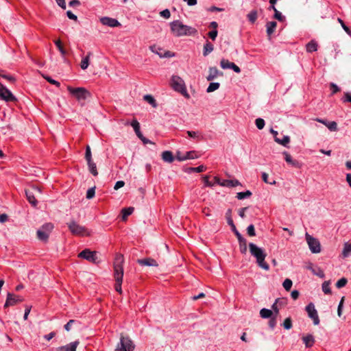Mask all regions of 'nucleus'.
Listing matches in <instances>:
<instances>
[{
  "label": "nucleus",
  "mask_w": 351,
  "mask_h": 351,
  "mask_svg": "<svg viewBox=\"0 0 351 351\" xmlns=\"http://www.w3.org/2000/svg\"><path fill=\"white\" fill-rule=\"evenodd\" d=\"M306 239L312 253L317 254L321 252V245L318 239L314 238L308 233H306Z\"/></svg>",
  "instance_id": "obj_10"
},
{
  "label": "nucleus",
  "mask_w": 351,
  "mask_h": 351,
  "mask_svg": "<svg viewBox=\"0 0 351 351\" xmlns=\"http://www.w3.org/2000/svg\"><path fill=\"white\" fill-rule=\"evenodd\" d=\"M292 285H293V282H292L291 280H290L289 278L285 279L282 284L283 287L285 288V289L286 291H289L292 287Z\"/></svg>",
  "instance_id": "obj_50"
},
{
  "label": "nucleus",
  "mask_w": 351,
  "mask_h": 351,
  "mask_svg": "<svg viewBox=\"0 0 351 351\" xmlns=\"http://www.w3.org/2000/svg\"><path fill=\"white\" fill-rule=\"evenodd\" d=\"M306 269L311 271L314 275L319 276V278H324L325 277L324 271L319 267H317L316 269L314 268L313 265L311 263H308L306 266Z\"/></svg>",
  "instance_id": "obj_22"
},
{
  "label": "nucleus",
  "mask_w": 351,
  "mask_h": 351,
  "mask_svg": "<svg viewBox=\"0 0 351 351\" xmlns=\"http://www.w3.org/2000/svg\"><path fill=\"white\" fill-rule=\"evenodd\" d=\"M76 321L74 319H70L65 325H64V329L66 331H70L71 329V327L74 323H75Z\"/></svg>",
  "instance_id": "obj_61"
},
{
  "label": "nucleus",
  "mask_w": 351,
  "mask_h": 351,
  "mask_svg": "<svg viewBox=\"0 0 351 351\" xmlns=\"http://www.w3.org/2000/svg\"><path fill=\"white\" fill-rule=\"evenodd\" d=\"M0 97L7 102L16 101V97L4 86L0 90Z\"/></svg>",
  "instance_id": "obj_14"
},
{
  "label": "nucleus",
  "mask_w": 351,
  "mask_h": 351,
  "mask_svg": "<svg viewBox=\"0 0 351 351\" xmlns=\"http://www.w3.org/2000/svg\"><path fill=\"white\" fill-rule=\"evenodd\" d=\"M318 48V45L316 41L312 40L309 43L306 45V51L308 53H312L316 51Z\"/></svg>",
  "instance_id": "obj_27"
},
{
  "label": "nucleus",
  "mask_w": 351,
  "mask_h": 351,
  "mask_svg": "<svg viewBox=\"0 0 351 351\" xmlns=\"http://www.w3.org/2000/svg\"><path fill=\"white\" fill-rule=\"evenodd\" d=\"M85 159L87 161L92 160V154L90 146L88 145L86 147Z\"/></svg>",
  "instance_id": "obj_53"
},
{
  "label": "nucleus",
  "mask_w": 351,
  "mask_h": 351,
  "mask_svg": "<svg viewBox=\"0 0 351 351\" xmlns=\"http://www.w3.org/2000/svg\"><path fill=\"white\" fill-rule=\"evenodd\" d=\"M208 75L206 77V80L208 81H213L216 77H217V76L223 75V73L219 71L215 66L210 67L208 69Z\"/></svg>",
  "instance_id": "obj_19"
},
{
  "label": "nucleus",
  "mask_w": 351,
  "mask_h": 351,
  "mask_svg": "<svg viewBox=\"0 0 351 351\" xmlns=\"http://www.w3.org/2000/svg\"><path fill=\"white\" fill-rule=\"evenodd\" d=\"M322 291L325 294H330L331 289L330 288V282L328 281H325L322 284Z\"/></svg>",
  "instance_id": "obj_48"
},
{
  "label": "nucleus",
  "mask_w": 351,
  "mask_h": 351,
  "mask_svg": "<svg viewBox=\"0 0 351 351\" xmlns=\"http://www.w3.org/2000/svg\"><path fill=\"white\" fill-rule=\"evenodd\" d=\"M53 227V224L51 223H46L43 224L40 228L37 230L38 239L42 241L47 242Z\"/></svg>",
  "instance_id": "obj_7"
},
{
  "label": "nucleus",
  "mask_w": 351,
  "mask_h": 351,
  "mask_svg": "<svg viewBox=\"0 0 351 351\" xmlns=\"http://www.w3.org/2000/svg\"><path fill=\"white\" fill-rule=\"evenodd\" d=\"M277 26L276 21H269L266 24L267 34L268 36H270L275 31Z\"/></svg>",
  "instance_id": "obj_28"
},
{
  "label": "nucleus",
  "mask_w": 351,
  "mask_h": 351,
  "mask_svg": "<svg viewBox=\"0 0 351 351\" xmlns=\"http://www.w3.org/2000/svg\"><path fill=\"white\" fill-rule=\"evenodd\" d=\"M344 299H345V297H342L339 303V305H338V308H337V315L339 317H341V314H342V309H343V302H344Z\"/></svg>",
  "instance_id": "obj_56"
},
{
  "label": "nucleus",
  "mask_w": 351,
  "mask_h": 351,
  "mask_svg": "<svg viewBox=\"0 0 351 351\" xmlns=\"http://www.w3.org/2000/svg\"><path fill=\"white\" fill-rule=\"evenodd\" d=\"M92 55L91 52H88L87 56L82 58L81 63H80V67L82 69L85 70L88 68L89 65V60L90 57Z\"/></svg>",
  "instance_id": "obj_35"
},
{
  "label": "nucleus",
  "mask_w": 351,
  "mask_h": 351,
  "mask_svg": "<svg viewBox=\"0 0 351 351\" xmlns=\"http://www.w3.org/2000/svg\"><path fill=\"white\" fill-rule=\"evenodd\" d=\"M78 257L85 259L89 262H91L93 263H97V252L95 251H91L89 249H85L82 250L79 254Z\"/></svg>",
  "instance_id": "obj_11"
},
{
  "label": "nucleus",
  "mask_w": 351,
  "mask_h": 351,
  "mask_svg": "<svg viewBox=\"0 0 351 351\" xmlns=\"http://www.w3.org/2000/svg\"><path fill=\"white\" fill-rule=\"evenodd\" d=\"M348 280L346 278H340L336 283V287L338 289H341L346 285Z\"/></svg>",
  "instance_id": "obj_49"
},
{
  "label": "nucleus",
  "mask_w": 351,
  "mask_h": 351,
  "mask_svg": "<svg viewBox=\"0 0 351 351\" xmlns=\"http://www.w3.org/2000/svg\"><path fill=\"white\" fill-rule=\"evenodd\" d=\"M134 349V344L132 341L128 337L121 336L115 351H133Z\"/></svg>",
  "instance_id": "obj_8"
},
{
  "label": "nucleus",
  "mask_w": 351,
  "mask_h": 351,
  "mask_svg": "<svg viewBox=\"0 0 351 351\" xmlns=\"http://www.w3.org/2000/svg\"><path fill=\"white\" fill-rule=\"evenodd\" d=\"M160 14L165 19H169L171 16L170 11L168 9L162 10V12H160Z\"/></svg>",
  "instance_id": "obj_62"
},
{
  "label": "nucleus",
  "mask_w": 351,
  "mask_h": 351,
  "mask_svg": "<svg viewBox=\"0 0 351 351\" xmlns=\"http://www.w3.org/2000/svg\"><path fill=\"white\" fill-rule=\"evenodd\" d=\"M87 165H88V170H89L90 173L93 176H97L98 175V172H97L96 164L92 160L90 161H87Z\"/></svg>",
  "instance_id": "obj_33"
},
{
  "label": "nucleus",
  "mask_w": 351,
  "mask_h": 351,
  "mask_svg": "<svg viewBox=\"0 0 351 351\" xmlns=\"http://www.w3.org/2000/svg\"><path fill=\"white\" fill-rule=\"evenodd\" d=\"M351 252V243L346 242L344 243L343 249L342 251V256L343 258H346L350 255Z\"/></svg>",
  "instance_id": "obj_39"
},
{
  "label": "nucleus",
  "mask_w": 351,
  "mask_h": 351,
  "mask_svg": "<svg viewBox=\"0 0 351 351\" xmlns=\"http://www.w3.org/2000/svg\"><path fill=\"white\" fill-rule=\"evenodd\" d=\"M247 234L250 237H254L256 235L255 228H254V225L250 224V226H248V227L247 228Z\"/></svg>",
  "instance_id": "obj_55"
},
{
  "label": "nucleus",
  "mask_w": 351,
  "mask_h": 351,
  "mask_svg": "<svg viewBox=\"0 0 351 351\" xmlns=\"http://www.w3.org/2000/svg\"><path fill=\"white\" fill-rule=\"evenodd\" d=\"M100 22L104 25H107L111 27H116L121 26V23L115 19H112L108 16L101 17L100 19Z\"/></svg>",
  "instance_id": "obj_15"
},
{
  "label": "nucleus",
  "mask_w": 351,
  "mask_h": 351,
  "mask_svg": "<svg viewBox=\"0 0 351 351\" xmlns=\"http://www.w3.org/2000/svg\"><path fill=\"white\" fill-rule=\"evenodd\" d=\"M234 62H231L226 59H222L220 62V66L223 69H228L232 68L231 65L233 64Z\"/></svg>",
  "instance_id": "obj_44"
},
{
  "label": "nucleus",
  "mask_w": 351,
  "mask_h": 351,
  "mask_svg": "<svg viewBox=\"0 0 351 351\" xmlns=\"http://www.w3.org/2000/svg\"><path fill=\"white\" fill-rule=\"evenodd\" d=\"M55 45L57 47V48L58 49V50L60 52V53L62 54V56H64L66 55V51L64 49L60 40H56L55 41Z\"/></svg>",
  "instance_id": "obj_47"
},
{
  "label": "nucleus",
  "mask_w": 351,
  "mask_h": 351,
  "mask_svg": "<svg viewBox=\"0 0 351 351\" xmlns=\"http://www.w3.org/2000/svg\"><path fill=\"white\" fill-rule=\"evenodd\" d=\"M79 344L80 341L76 340L65 346L58 347L56 351H76L77 347Z\"/></svg>",
  "instance_id": "obj_16"
},
{
  "label": "nucleus",
  "mask_w": 351,
  "mask_h": 351,
  "mask_svg": "<svg viewBox=\"0 0 351 351\" xmlns=\"http://www.w3.org/2000/svg\"><path fill=\"white\" fill-rule=\"evenodd\" d=\"M42 193V189L39 186H32L29 188L25 189V195L27 199L29 204H32V206L36 207L37 206L38 202L36 199V196L38 194Z\"/></svg>",
  "instance_id": "obj_4"
},
{
  "label": "nucleus",
  "mask_w": 351,
  "mask_h": 351,
  "mask_svg": "<svg viewBox=\"0 0 351 351\" xmlns=\"http://www.w3.org/2000/svg\"><path fill=\"white\" fill-rule=\"evenodd\" d=\"M176 158L179 161H184L189 159L197 158L198 156L195 151H190L187 152L184 155H181L180 152H178Z\"/></svg>",
  "instance_id": "obj_17"
},
{
  "label": "nucleus",
  "mask_w": 351,
  "mask_h": 351,
  "mask_svg": "<svg viewBox=\"0 0 351 351\" xmlns=\"http://www.w3.org/2000/svg\"><path fill=\"white\" fill-rule=\"evenodd\" d=\"M262 178H263V180L265 182V183H267V184H271V185H274L276 184V181L275 180H273L272 182H270L268 180V174L265 172H263L262 173Z\"/></svg>",
  "instance_id": "obj_59"
},
{
  "label": "nucleus",
  "mask_w": 351,
  "mask_h": 351,
  "mask_svg": "<svg viewBox=\"0 0 351 351\" xmlns=\"http://www.w3.org/2000/svg\"><path fill=\"white\" fill-rule=\"evenodd\" d=\"M306 311L308 313V316L313 319V324L315 325H318L319 324V318L317 314V311L315 308V305L313 303H309L305 308Z\"/></svg>",
  "instance_id": "obj_12"
},
{
  "label": "nucleus",
  "mask_w": 351,
  "mask_h": 351,
  "mask_svg": "<svg viewBox=\"0 0 351 351\" xmlns=\"http://www.w3.org/2000/svg\"><path fill=\"white\" fill-rule=\"evenodd\" d=\"M137 263L141 266H152V267H158V266L157 261L152 258L138 259Z\"/></svg>",
  "instance_id": "obj_20"
},
{
  "label": "nucleus",
  "mask_w": 351,
  "mask_h": 351,
  "mask_svg": "<svg viewBox=\"0 0 351 351\" xmlns=\"http://www.w3.org/2000/svg\"><path fill=\"white\" fill-rule=\"evenodd\" d=\"M317 122L322 123L325 125L329 130L330 131H337V123L335 121H328L326 119H316Z\"/></svg>",
  "instance_id": "obj_21"
},
{
  "label": "nucleus",
  "mask_w": 351,
  "mask_h": 351,
  "mask_svg": "<svg viewBox=\"0 0 351 351\" xmlns=\"http://www.w3.org/2000/svg\"><path fill=\"white\" fill-rule=\"evenodd\" d=\"M275 141L278 144L287 147L288 144L290 143V137L289 136H284V137L282 139L279 138H276Z\"/></svg>",
  "instance_id": "obj_37"
},
{
  "label": "nucleus",
  "mask_w": 351,
  "mask_h": 351,
  "mask_svg": "<svg viewBox=\"0 0 351 351\" xmlns=\"http://www.w3.org/2000/svg\"><path fill=\"white\" fill-rule=\"evenodd\" d=\"M144 99L147 101L149 104H151L153 107L156 108L157 106L156 101L155 99L150 95H146L144 96Z\"/></svg>",
  "instance_id": "obj_46"
},
{
  "label": "nucleus",
  "mask_w": 351,
  "mask_h": 351,
  "mask_svg": "<svg viewBox=\"0 0 351 351\" xmlns=\"http://www.w3.org/2000/svg\"><path fill=\"white\" fill-rule=\"evenodd\" d=\"M227 222H228V225L230 226L231 230L234 233V234L236 235L237 238L239 237V236H241L240 232L237 230V228H236V226H235L232 219H231V217H228Z\"/></svg>",
  "instance_id": "obj_40"
},
{
  "label": "nucleus",
  "mask_w": 351,
  "mask_h": 351,
  "mask_svg": "<svg viewBox=\"0 0 351 351\" xmlns=\"http://www.w3.org/2000/svg\"><path fill=\"white\" fill-rule=\"evenodd\" d=\"M239 243V249L240 252L243 254H245L247 252V240L243 237V236H239L237 237Z\"/></svg>",
  "instance_id": "obj_24"
},
{
  "label": "nucleus",
  "mask_w": 351,
  "mask_h": 351,
  "mask_svg": "<svg viewBox=\"0 0 351 351\" xmlns=\"http://www.w3.org/2000/svg\"><path fill=\"white\" fill-rule=\"evenodd\" d=\"M124 185H125V182L123 181H122V180L117 181L114 186V189L118 190L120 188L123 187Z\"/></svg>",
  "instance_id": "obj_64"
},
{
  "label": "nucleus",
  "mask_w": 351,
  "mask_h": 351,
  "mask_svg": "<svg viewBox=\"0 0 351 351\" xmlns=\"http://www.w3.org/2000/svg\"><path fill=\"white\" fill-rule=\"evenodd\" d=\"M134 211L133 207H128L123 208L121 210L122 213V219L123 221H125L129 215H130Z\"/></svg>",
  "instance_id": "obj_36"
},
{
  "label": "nucleus",
  "mask_w": 351,
  "mask_h": 351,
  "mask_svg": "<svg viewBox=\"0 0 351 351\" xmlns=\"http://www.w3.org/2000/svg\"><path fill=\"white\" fill-rule=\"evenodd\" d=\"M274 18L281 22L285 20V17L280 12H276V13H275L274 15Z\"/></svg>",
  "instance_id": "obj_60"
},
{
  "label": "nucleus",
  "mask_w": 351,
  "mask_h": 351,
  "mask_svg": "<svg viewBox=\"0 0 351 351\" xmlns=\"http://www.w3.org/2000/svg\"><path fill=\"white\" fill-rule=\"evenodd\" d=\"M241 185L238 180H223L221 182V186L234 187Z\"/></svg>",
  "instance_id": "obj_25"
},
{
  "label": "nucleus",
  "mask_w": 351,
  "mask_h": 351,
  "mask_svg": "<svg viewBox=\"0 0 351 351\" xmlns=\"http://www.w3.org/2000/svg\"><path fill=\"white\" fill-rule=\"evenodd\" d=\"M131 126L133 128L136 136L138 137V138H141L143 134L141 133V130H140V124L138 123V121L136 120V119H134L131 123H130Z\"/></svg>",
  "instance_id": "obj_30"
},
{
  "label": "nucleus",
  "mask_w": 351,
  "mask_h": 351,
  "mask_svg": "<svg viewBox=\"0 0 351 351\" xmlns=\"http://www.w3.org/2000/svg\"><path fill=\"white\" fill-rule=\"evenodd\" d=\"M249 248L251 255L256 258L258 265L266 271L269 270V265L265 261L267 256L265 251L253 243H249Z\"/></svg>",
  "instance_id": "obj_1"
},
{
  "label": "nucleus",
  "mask_w": 351,
  "mask_h": 351,
  "mask_svg": "<svg viewBox=\"0 0 351 351\" xmlns=\"http://www.w3.org/2000/svg\"><path fill=\"white\" fill-rule=\"evenodd\" d=\"M269 326L271 330H274L277 324L276 316H273L269 321Z\"/></svg>",
  "instance_id": "obj_54"
},
{
  "label": "nucleus",
  "mask_w": 351,
  "mask_h": 351,
  "mask_svg": "<svg viewBox=\"0 0 351 351\" xmlns=\"http://www.w3.org/2000/svg\"><path fill=\"white\" fill-rule=\"evenodd\" d=\"M252 195V192L249 190L245 191V192H239L237 193V198L238 199H243L245 198H248L251 197Z\"/></svg>",
  "instance_id": "obj_42"
},
{
  "label": "nucleus",
  "mask_w": 351,
  "mask_h": 351,
  "mask_svg": "<svg viewBox=\"0 0 351 351\" xmlns=\"http://www.w3.org/2000/svg\"><path fill=\"white\" fill-rule=\"evenodd\" d=\"M282 326L286 330L291 329L293 326L291 318V317L286 318L285 319V321L283 322V323L282 324Z\"/></svg>",
  "instance_id": "obj_45"
},
{
  "label": "nucleus",
  "mask_w": 351,
  "mask_h": 351,
  "mask_svg": "<svg viewBox=\"0 0 351 351\" xmlns=\"http://www.w3.org/2000/svg\"><path fill=\"white\" fill-rule=\"evenodd\" d=\"M24 298L22 296L16 295L11 293H8L4 308H8L10 306H14L18 303L22 302Z\"/></svg>",
  "instance_id": "obj_13"
},
{
  "label": "nucleus",
  "mask_w": 351,
  "mask_h": 351,
  "mask_svg": "<svg viewBox=\"0 0 351 351\" xmlns=\"http://www.w3.org/2000/svg\"><path fill=\"white\" fill-rule=\"evenodd\" d=\"M283 155L285 156V161L288 164L295 167H300L299 162L296 160H293L291 156L287 152H284Z\"/></svg>",
  "instance_id": "obj_23"
},
{
  "label": "nucleus",
  "mask_w": 351,
  "mask_h": 351,
  "mask_svg": "<svg viewBox=\"0 0 351 351\" xmlns=\"http://www.w3.org/2000/svg\"><path fill=\"white\" fill-rule=\"evenodd\" d=\"M214 49L213 45L209 41H206V43L204 45L203 50V56H207L210 53H211Z\"/></svg>",
  "instance_id": "obj_32"
},
{
  "label": "nucleus",
  "mask_w": 351,
  "mask_h": 351,
  "mask_svg": "<svg viewBox=\"0 0 351 351\" xmlns=\"http://www.w3.org/2000/svg\"><path fill=\"white\" fill-rule=\"evenodd\" d=\"M220 86V84L218 82H210L206 89L207 93H211L217 90Z\"/></svg>",
  "instance_id": "obj_43"
},
{
  "label": "nucleus",
  "mask_w": 351,
  "mask_h": 351,
  "mask_svg": "<svg viewBox=\"0 0 351 351\" xmlns=\"http://www.w3.org/2000/svg\"><path fill=\"white\" fill-rule=\"evenodd\" d=\"M337 21L341 24L342 28L345 30V32L348 35L351 36V30L350 29V28L347 25H346V24L344 23L343 21L341 19H340V18H338Z\"/></svg>",
  "instance_id": "obj_51"
},
{
  "label": "nucleus",
  "mask_w": 351,
  "mask_h": 351,
  "mask_svg": "<svg viewBox=\"0 0 351 351\" xmlns=\"http://www.w3.org/2000/svg\"><path fill=\"white\" fill-rule=\"evenodd\" d=\"M255 123H256V126L259 130H262L264 128L265 124L264 119H263L261 118L256 119L255 121Z\"/></svg>",
  "instance_id": "obj_52"
},
{
  "label": "nucleus",
  "mask_w": 351,
  "mask_h": 351,
  "mask_svg": "<svg viewBox=\"0 0 351 351\" xmlns=\"http://www.w3.org/2000/svg\"><path fill=\"white\" fill-rule=\"evenodd\" d=\"M217 30L213 29L208 33V36L213 40H215L217 36Z\"/></svg>",
  "instance_id": "obj_63"
},
{
  "label": "nucleus",
  "mask_w": 351,
  "mask_h": 351,
  "mask_svg": "<svg viewBox=\"0 0 351 351\" xmlns=\"http://www.w3.org/2000/svg\"><path fill=\"white\" fill-rule=\"evenodd\" d=\"M174 156L171 152L165 151L162 153V159L167 162H172L174 160Z\"/></svg>",
  "instance_id": "obj_26"
},
{
  "label": "nucleus",
  "mask_w": 351,
  "mask_h": 351,
  "mask_svg": "<svg viewBox=\"0 0 351 351\" xmlns=\"http://www.w3.org/2000/svg\"><path fill=\"white\" fill-rule=\"evenodd\" d=\"M67 226L71 232L74 235L83 237L90 234L88 230L84 226L80 225L75 221L67 223Z\"/></svg>",
  "instance_id": "obj_6"
},
{
  "label": "nucleus",
  "mask_w": 351,
  "mask_h": 351,
  "mask_svg": "<svg viewBox=\"0 0 351 351\" xmlns=\"http://www.w3.org/2000/svg\"><path fill=\"white\" fill-rule=\"evenodd\" d=\"M171 30L174 36L180 37L190 36L196 32L195 29L192 27L184 25L179 20L173 21L170 23Z\"/></svg>",
  "instance_id": "obj_2"
},
{
  "label": "nucleus",
  "mask_w": 351,
  "mask_h": 351,
  "mask_svg": "<svg viewBox=\"0 0 351 351\" xmlns=\"http://www.w3.org/2000/svg\"><path fill=\"white\" fill-rule=\"evenodd\" d=\"M149 49L152 52L158 54L160 58H169L173 56V53H172L169 51H167L164 53H162L161 52L162 49L160 47L155 45L150 46Z\"/></svg>",
  "instance_id": "obj_18"
},
{
  "label": "nucleus",
  "mask_w": 351,
  "mask_h": 351,
  "mask_svg": "<svg viewBox=\"0 0 351 351\" xmlns=\"http://www.w3.org/2000/svg\"><path fill=\"white\" fill-rule=\"evenodd\" d=\"M186 133L188 136L191 138L196 140H201L203 138L202 136L201 135V133L198 131H187Z\"/></svg>",
  "instance_id": "obj_41"
},
{
  "label": "nucleus",
  "mask_w": 351,
  "mask_h": 351,
  "mask_svg": "<svg viewBox=\"0 0 351 351\" xmlns=\"http://www.w3.org/2000/svg\"><path fill=\"white\" fill-rule=\"evenodd\" d=\"M114 275L115 278V290L121 293V283L123 281V266L120 263H115L114 265Z\"/></svg>",
  "instance_id": "obj_5"
},
{
  "label": "nucleus",
  "mask_w": 351,
  "mask_h": 351,
  "mask_svg": "<svg viewBox=\"0 0 351 351\" xmlns=\"http://www.w3.org/2000/svg\"><path fill=\"white\" fill-rule=\"evenodd\" d=\"M258 17L257 11L255 10H252L247 14V18L251 23H254Z\"/></svg>",
  "instance_id": "obj_38"
},
{
  "label": "nucleus",
  "mask_w": 351,
  "mask_h": 351,
  "mask_svg": "<svg viewBox=\"0 0 351 351\" xmlns=\"http://www.w3.org/2000/svg\"><path fill=\"white\" fill-rule=\"evenodd\" d=\"M206 167L204 165H199L197 167H187L184 169V171L191 173L193 172L201 173L206 171Z\"/></svg>",
  "instance_id": "obj_29"
},
{
  "label": "nucleus",
  "mask_w": 351,
  "mask_h": 351,
  "mask_svg": "<svg viewBox=\"0 0 351 351\" xmlns=\"http://www.w3.org/2000/svg\"><path fill=\"white\" fill-rule=\"evenodd\" d=\"M260 315L263 319L271 318L273 317V311L270 309L263 308L260 311Z\"/></svg>",
  "instance_id": "obj_34"
},
{
  "label": "nucleus",
  "mask_w": 351,
  "mask_h": 351,
  "mask_svg": "<svg viewBox=\"0 0 351 351\" xmlns=\"http://www.w3.org/2000/svg\"><path fill=\"white\" fill-rule=\"evenodd\" d=\"M67 90L72 96L75 97L79 101L84 100L90 95L89 92L86 88L82 87L73 88L68 86Z\"/></svg>",
  "instance_id": "obj_9"
},
{
  "label": "nucleus",
  "mask_w": 351,
  "mask_h": 351,
  "mask_svg": "<svg viewBox=\"0 0 351 351\" xmlns=\"http://www.w3.org/2000/svg\"><path fill=\"white\" fill-rule=\"evenodd\" d=\"M330 88L332 90V95H334L340 90V88L338 87V86L333 82L330 84Z\"/></svg>",
  "instance_id": "obj_58"
},
{
  "label": "nucleus",
  "mask_w": 351,
  "mask_h": 351,
  "mask_svg": "<svg viewBox=\"0 0 351 351\" xmlns=\"http://www.w3.org/2000/svg\"><path fill=\"white\" fill-rule=\"evenodd\" d=\"M171 85L174 90L180 93L186 98L189 97L184 82L180 77L178 75H173L171 80Z\"/></svg>",
  "instance_id": "obj_3"
},
{
  "label": "nucleus",
  "mask_w": 351,
  "mask_h": 351,
  "mask_svg": "<svg viewBox=\"0 0 351 351\" xmlns=\"http://www.w3.org/2000/svg\"><path fill=\"white\" fill-rule=\"evenodd\" d=\"M95 194V188L92 187L88 189L86 192V198L87 199H92Z\"/></svg>",
  "instance_id": "obj_57"
},
{
  "label": "nucleus",
  "mask_w": 351,
  "mask_h": 351,
  "mask_svg": "<svg viewBox=\"0 0 351 351\" xmlns=\"http://www.w3.org/2000/svg\"><path fill=\"white\" fill-rule=\"evenodd\" d=\"M302 340L306 348H311L315 343V339L312 335H308L304 337Z\"/></svg>",
  "instance_id": "obj_31"
}]
</instances>
